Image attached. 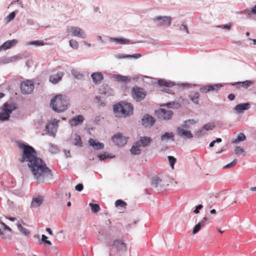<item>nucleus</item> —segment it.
Returning <instances> with one entry per match:
<instances>
[{
    "mask_svg": "<svg viewBox=\"0 0 256 256\" xmlns=\"http://www.w3.org/2000/svg\"><path fill=\"white\" fill-rule=\"evenodd\" d=\"M28 164L34 178L38 182H43L52 178L51 170L41 158H38Z\"/></svg>",
    "mask_w": 256,
    "mask_h": 256,
    "instance_id": "nucleus-1",
    "label": "nucleus"
},
{
    "mask_svg": "<svg viewBox=\"0 0 256 256\" xmlns=\"http://www.w3.org/2000/svg\"><path fill=\"white\" fill-rule=\"evenodd\" d=\"M18 146L22 150L21 156L18 158L20 162L30 163L38 158L37 152L32 146L21 142L18 143Z\"/></svg>",
    "mask_w": 256,
    "mask_h": 256,
    "instance_id": "nucleus-2",
    "label": "nucleus"
},
{
    "mask_svg": "<svg viewBox=\"0 0 256 256\" xmlns=\"http://www.w3.org/2000/svg\"><path fill=\"white\" fill-rule=\"evenodd\" d=\"M50 105L54 111L62 112L67 109L68 102L66 96L60 94L51 100Z\"/></svg>",
    "mask_w": 256,
    "mask_h": 256,
    "instance_id": "nucleus-3",
    "label": "nucleus"
},
{
    "mask_svg": "<svg viewBox=\"0 0 256 256\" xmlns=\"http://www.w3.org/2000/svg\"><path fill=\"white\" fill-rule=\"evenodd\" d=\"M114 111L120 116L125 117L132 114L133 106L131 104L122 102L115 104Z\"/></svg>",
    "mask_w": 256,
    "mask_h": 256,
    "instance_id": "nucleus-4",
    "label": "nucleus"
},
{
    "mask_svg": "<svg viewBox=\"0 0 256 256\" xmlns=\"http://www.w3.org/2000/svg\"><path fill=\"white\" fill-rule=\"evenodd\" d=\"M15 108L16 107L14 104H5L2 108V112H0V120H8L10 114Z\"/></svg>",
    "mask_w": 256,
    "mask_h": 256,
    "instance_id": "nucleus-5",
    "label": "nucleus"
},
{
    "mask_svg": "<svg viewBox=\"0 0 256 256\" xmlns=\"http://www.w3.org/2000/svg\"><path fill=\"white\" fill-rule=\"evenodd\" d=\"M131 94L134 99L136 101H140L145 98L146 92L142 88L136 86L132 88Z\"/></svg>",
    "mask_w": 256,
    "mask_h": 256,
    "instance_id": "nucleus-6",
    "label": "nucleus"
},
{
    "mask_svg": "<svg viewBox=\"0 0 256 256\" xmlns=\"http://www.w3.org/2000/svg\"><path fill=\"white\" fill-rule=\"evenodd\" d=\"M156 114L160 119L168 120L171 118L173 112L170 110L160 108L156 111Z\"/></svg>",
    "mask_w": 256,
    "mask_h": 256,
    "instance_id": "nucleus-7",
    "label": "nucleus"
},
{
    "mask_svg": "<svg viewBox=\"0 0 256 256\" xmlns=\"http://www.w3.org/2000/svg\"><path fill=\"white\" fill-rule=\"evenodd\" d=\"M68 33L82 38H84L86 37V34L84 32L78 27L70 26L68 28Z\"/></svg>",
    "mask_w": 256,
    "mask_h": 256,
    "instance_id": "nucleus-8",
    "label": "nucleus"
},
{
    "mask_svg": "<svg viewBox=\"0 0 256 256\" xmlns=\"http://www.w3.org/2000/svg\"><path fill=\"white\" fill-rule=\"evenodd\" d=\"M20 88L24 94H30L34 88V84L32 81L26 80L22 82Z\"/></svg>",
    "mask_w": 256,
    "mask_h": 256,
    "instance_id": "nucleus-9",
    "label": "nucleus"
},
{
    "mask_svg": "<svg viewBox=\"0 0 256 256\" xmlns=\"http://www.w3.org/2000/svg\"><path fill=\"white\" fill-rule=\"evenodd\" d=\"M112 141L118 146H122L126 144V138L120 133H118L112 137Z\"/></svg>",
    "mask_w": 256,
    "mask_h": 256,
    "instance_id": "nucleus-10",
    "label": "nucleus"
},
{
    "mask_svg": "<svg viewBox=\"0 0 256 256\" xmlns=\"http://www.w3.org/2000/svg\"><path fill=\"white\" fill-rule=\"evenodd\" d=\"M58 120L54 119L52 122L46 126V129L52 136H54L56 134L58 128Z\"/></svg>",
    "mask_w": 256,
    "mask_h": 256,
    "instance_id": "nucleus-11",
    "label": "nucleus"
},
{
    "mask_svg": "<svg viewBox=\"0 0 256 256\" xmlns=\"http://www.w3.org/2000/svg\"><path fill=\"white\" fill-rule=\"evenodd\" d=\"M154 21H160V24L169 26L171 24L172 18L168 16H158L154 18Z\"/></svg>",
    "mask_w": 256,
    "mask_h": 256,
    "instance_id": "nucleus-12",
    "label": "nucleus"
},
{
    "mask_svg": "<svg viewBox=\"0 0 256 256\" xmlns=\"http://www.w3.org/2000/svg\"><path fill=\"white\" fill-rule=\"evenodd\" d=\"M84 118L82 115H78L73 117L69 120L71 126H76L83 123Z\"/></svg>",
    "mask_w": 256,
    "mask_h": 256,
    "instance_id": "nucleus-13",
    "label": "nucleus"
},
{
    "mask_svg": "<svg viewBox=\"0 0 256 256\" xmlns=\"http://www.w3.org/2000/svg\"><path fill=\"white\" fill-rule=\"evenodd\" d=\"M177 132L178 134L181 137L186 138H191L193 137L192 134L190 130H184L182 127H178L177 129Z\"/></svg>",
    "mask_w": 256,
    "mask_h": 256,
    "instance_id": "nucleus-14",
    "label": "nucleus"
},
{
    "mask_svg": "<svg viewBox=\"0 0 256 256\" xmlns=\"http://www.w3.org/2000/svg\"><path fill=\"white\" fill-rule=\"evenodd\" d=\"M154 122V118L148 114L145 115L142 119V124L146 127L152 126Z\"/></svg>",
    "mask_w": 256,
    "mask_h": 256,
    "instance_id": "nucleus-15",
    "label": "nucleus"
},
{
    "mask_svg": "<svg viewBox=\"0 0 256 256\" xmlns=\"http://www.w3.org/2000/svg\"><path fill=\"white\" fill-rule=\"evenodd\" d=\"M110 246H112L110 244ZM112 246H114L118 250V251H126V244H124L122 240H115Z\"/></svg>",
    "mask_w": 256,
    "mask_h": 256,
    "instance_id": "nucleus-16",
    "label": "nucleus"
},
{
    "mask_svg": "<svg viewBox=\"0 0 256 256\" xmlns=\"http://www.w3.org/2000/svg\"><path fill=\"white\" fill-rule=\"evenodd\" d=\"M17 43L18 40H7L0 46V50L10 49L14 46Z\"/></svg>",
    "mask_w": 256,
    "mask_h": 256,
    "instance_id": "nucleus-17",
    "label": "nucleus"
},
{
    "mask_svg": "<svg viewBox=\"0 0 256 256\" xmlns=\"http://www.w3.org/2000/svg\"><path fill=\"white\" fill-rule=\"evenodd\" d=\"M64 72H58L56 74L50 76V81L54 84H57L62 80Z\"/></svg>",
    "mask_w": 256,
    "mask_h": 256,
    "instance_id": "nucleus-18",
    "label": "nucleus"
},
{
    "mask_svg": "<svg viewBox=\"0 0 256 256\" xmlns=\"http://www.w3.org/2000/svg\"><path fill=\"white\" fill-rule=\"evenodd\" d=\"M88 144L94 149L96 150H100L104 148V144L100 142L97 140L93 138L89 139Z\"/></svg>",
    "mask_w": 256,
    "mask_h": 256,
    "instance_id": "nucleus-19",
    "label": "nucleus"
},
{
    "mask_svg": "<svg viewBox=\"0 0 256 256\" xmlns=\"http://www.w3.org/2000/svg\"><path fill=\"white\" fill-rule=\"evenodd\" d=\"M44 200V197L42 196H38L36 198H33L30 204V207L32 208L38 207L42 204Z\"/></svg>",
    "mask_w": 256,
    "mask_h": 256,
    "instance_id": "nucleus-20",
    "label": "nucleus"
},
{
    "mask_svg": "<svg viewBox=\"0 0 256 256\" xmlns=\"http://www.w3.org/2000/svg\"><path fill=\"white\" fill-rule=\"evenodd\" d=\"M91 77L95 84H98L101 82L104 78L103 74L100 72H96L92 73Z\"/></svg>",
    "mask_w": 256,
    "mask_h": 256,
    "instance_id": "nucleus-21",
    "label": "nucleus"
},
{
    "mask_svg": "<svg viewBox=\"0 0 256 256\" xmlns=\"http://www.w3.org/2000/svg\"><path fill=\"white\" fill-rule=\"evenodd\" d=\"M250 107L249 103H244L236 105L234 108V110L238 113H240L244 110H248Z\"/></svg>",
    "mask_w": 256,
    "mask_h": 256,
    "instance_id": "nucleus-22",
    "label": "nucleus"
},
{
    "mask_svg": "<svg viewBox=\"0 0 256 256\" xmlns=\"http://www.w3.org/2000/svg\"><path fill=\"white\" fill-rule=\"evenodd\" d=\"M152 140L150 137H140L139 140L136 142H138V146H140L145 147L149 144Z\"/></svg>",
    "mask_w": 256,
    "mask_h": 256,
    "instance_id": "nucleus-23",
    "label": "nucleus"
},
{
    "mask_svg": "<svg viewBox=\"0 0 256 256\" xmlns=\"http://www.w3.org/2000/svg\"><path fill=\"white\" fill-rule=\"evenodd\" d=\"M206 218H204L196 226L194 227L192 234H196L201 228L202 227L206 225Z\"/></svg>",
    "mask_w": 256,
    "mask_h": 256,
    "instance_id": "nucleus-24",
    "label": "nucleus"
},
{
    "mask_svg": "<svg viewBox=\"0 0 256 256\" xmlns=\"http://www.w3.org/2000/svg\"><path fill=\"white\" fill-rule=\"evenodd\" d=\"M110 41L111 42H115L116 44H128L130 42V40L122 38H110Z\"/></svg>",
    "mask_w": 256,
    "mask_h": 256,
    "instance_id": "nucleus-25",
    "label": "nucleus"
},
{
    "mask_svg": "<svg viewBox=\"0 0 256 256\" xmlns=\"http://www.w3.org/2000/svg\"><path fill=\"white\" fill-rule=\"evenodd\" d=\"M72 142L74 144L75 146H82V142L81 140L80 136L76 134H74L72 136Z\"/></svg>",
    "mask_w": 256,
    "mask_h": 256,
    "instance_id": "nucleus-26",
    "label": "nucleus"
},
{
    "mask_svg": "<svg viewBox=\"0 0 256 256\" xmlns=\"http://www.w3.org/2000/svg\"><path fill=\"white\" fill-rule=\"evenodd\" d=\"M197 123V122L194 120H186L183 124L181 125V126L183 128L186 130L190 128L192 125H194Z\"/></svg>",
    "mask_w": 256,
    "mask_h": 256,
    "instance_id": "nucleus-27",
    "label": "nucleus"
},
{
    "mask_svg": "<svg viewBox=\"0 0 256 256\" xmlns=\"http://www.w3.org/2000/svg\"><path fill=\"white\" fill-rule=\"evenodd\" d=\"M158 84L160 86H165L168 88L172 87L174 85V82L165 80H158Z\"/></svg>",
    "mask_w": 256,
    "mask_h": 256,
    "instance_id": "nucleus-28",
    "label": "nucleus"
},
{
    "mask_svg": "<svg viewBox=\"0 0 256 256\" xmlns=\"http://www.w3.org/2000/svg\"><path fill=\"white\" fill-rule=\"evenodd\" d=\"M140 146H138V142H135L130 148L131 154H139L140 153Z\"/></svg>",
    "mask_w": 256,
    "mask_h": 256,
    "instance_id": "nucleus-29",
    "label": "nucleus"
},
{
    "mask_svg": "<svg viewBox=\"0 0 256 256\" xmlns=\"http://www.w3.org/2000/svg\"><path fill=\"white\" fill-rule=\"evenodd\" d=\"M118 59L125 58H138L141 57L140 54H136L133 55H116V56Z\"/></svg>",
    "mask_w": 256,
    "mask_h": 256,
    "instance_id": "nucleus-30",
    "label": "nucleus"
},
{
    "mask_svg": "<svg viewBox=\"0 0 256 256\" xmlns=\"http://www.w3.org/2000/svg\"><path fill=\"white\" fill-rule=\"evenodd\" d=\"M17 226L18 230L21 232V233L26 236H28L30 235V232L26 228L23 227L20 224H18Z\"/></svg>",
    "mask_w": 256,
    "mask_h": 256,
    "instance_id": "nucleus-31",
    "label": "nucleus"
},
{
    "mask_svg": "<svg viewBox=\"0 0 256 256\" xmlns=\"http://www.w3.org/2000/svg\"><path fill=\"white\" fill-rule=\"evenodd\" d=\"M115 78L117 81L120 82H127L130 81V78L128 76L121 75H116L115 76Z\"/></svg>",
    "mask_w": 256,
    "mask_h": 256,
    "instance_id": "nucleus-32",
    "label": "nucleus"
},
{
    "mask_svg": "<svg viewBox=\"0 0 256 256\" xmlns=\"http://www.w3.org/2000/svg\"><path fill=\"white\" fill-rule=\"evenodd\" d=\"M174 134L172 132H165L163 135L161 136V140L162 141L168 140L170 138H172L173 140Z\"/></svg>",
    "mask_w": 256,
    "mask_h": 256,
    "instance_id": "nucleus-33",
    "label": "nucleus"
},
{
    "mask_svg": "<svg viewBox=\"0 0 256 256\" xmlns=\"http://www.w3.org/2000/svg\"><path fill=\"white\" fill-rule=\"evenodd\" d=\"M190 100L194 104H198L199 101L200 94L198 92H195L194 94L190 96Z\"/></svg>",
    "mask_w": 256,
    "mask_h": 256,
    "instance_id": "nucleus-34",
    "label": "nucleus"
},
{
    "mask_svg": "<svg viewBox=\"0 0 256 256\" xmlns=\"http://www.w3.org/2000/svg\"><path fill=\"white\" fill-rule=\"evenodd\" d=\"M246 138V137L244 133L240 132L238 134L237 138L232 141V143H238V142L244 141Z\"/></svg>",
    "mask_w": 256,
    "mask_h": 256,
    "instance_id": "nucleus-35",
    "label": "nucleus"
},
{
    "mask_svg": "<svg viewBox=\"0 0 256 256\" xmlns=\"http://www.w3.org/2000/svg\"><path fill=\"white\" fill-rule=\"evenodd\" d=\"M162 180L158 177L154 178L152 182V186L154 188H157L162 182Z\"/></svg>",
    "mask_w": 256,
    "mask_h": 256,
    "instance_id": "nucleus-36",
    "label": "nucleus"
},
{
    "mask_svg": "<svg viewBox=\"0 0 256 256\" xmlns=\"http://www.w3.org/2000/svg\"><path fill=\"white\" fill-rule=\"evenodd\" d=\"M90 206L91 209L94 212H98L100 210V207L98 204L90 203Z\"/></svg>",
    "mask_w": 256,
    "mask_h": 256,
    "instance_id": "nucleus-37",
    "label": "nucleus"
},
{
    "mask_svg": "<svg viewBox=\"0 0 256 256\" xmlns=\"http://www.w3.org/2000/svg\"><path fill=\"white\" fill-rule=\"evenodd\" d=\"M254 84V82L250 80H246L243 82H240V84L242 85V87L247 88L248 87H249L250 86Z\"/></svg>",
    "mask_w": 256,
    "mask_h": 256,
    "instance_id": "nucleus-38",
    "label": "nucleus"
},
{
    "mask_svg": "<svg viewBox=\"0 0 256 256\" xmlns=\"http://www.w3.org/2000/svg\"><path fill=\"white\" fill-rule=\"evenodd\" d=\"M29 44L30 45H35L36 46H44V43L43 41L40 40L31 41L28 42Z\"/></svg>",
    "mask_w": 256,
    "mask_h": 256,
    "instance_id": "nucleus-39",
    "label": "nucleus"
},
{
    "mask_svg": "<svg viewBox=\"0 0 256 256\" xmlns=\"http://www.w3.org/2000/svg\"><path fill=\"white\" fill-rule=\"evenodd\" d=\"M115 205L117 207H125L126 206V203L121 200H118L116 202Z\"/></svg>",
    "mask_w": 256,
    "mask_h": 256,
    "instance_id": "nucleus-40",
    "label": "nucleus"
},
{
    "mask_svg": "<svg viewBox=\"0 0 256 256\" xmlns=\"http://www.w3.org/2000/svg\"><path fill=\"white\" fill-rule=\"evenodd\" d=\"M222 86L220 84H216L214 85H209V88L210 91L218 90Z\"/></svg>",
    "mask_w": 256,
    "mask_h": 256,
    "instance_id": "nucleus-41",
    "label": "nucleus"
},
{
    "mask_svg": "<svg viewBox=\"0 0 256 256\" xmlns=\"http://www.w3.org/2000/svg\"><path fill=\"white\" fill-rule=\"evenodd\" d=\"M168 161L172 168H174V164L176 162V158L172 156H168Z\"/></svg>",
    "mask_w": 256,
    "mask_h": 256,
    "instance_id": "nucleus-42",
    "label": "nucleus"
},
{
    "mask_svg": "<svg viewBox=\"0 0 256 256\" xmlns=\"http://www.w3.org/2000/svg\"><path fill=\"white\" fill-rule=\"evenodd\" d=\"M70 44L72 48L77 49L78 48V44L76 40H70Z\"/></svg>",
    "mask_w": 256,
    "mask_h": 256,
    "instance_id": "nucleus-43",
    "label": "nucleus"
},
{
    "mask_svg": "<svg viewBox=\"0 0 256 256\" xmlns=\"http://www.w3.org/2000/svg\"><path fill=\"white\" fill-rule=\"evenodd\" d=\"M72 74L74 76V78L78 79H81L83 76L82 74L74 70H72Z\"/></svg>",
    "mask_w": 256,
    "mask_h": 256,
    "instance_id": "nucleus-44",
    "label": "nucleus"
},
{
    "mask_svg": "<svg viewBox=\"0 0 256 256\" xmlns=\"http://www.w3.org/2000/svg\"><path fill=\"white\" fill-rule=\"evenodd\" d=\"M214 126V125L213 124L208 123L204 124L202 127V129L206 130H211Z\"/></svg>",
    "mask_w": 256,
    "mask_h": 256,
    "instance_id": "nucleus-45",
    "label": "nucleus"
},
{
    "mask_svg": "<svg viewBox=\"0 0 256 256\" xmlns=\"http://www.w3.org/2000/svg\"><path fill=\"white\" fill-rule=\"evenodd\" d=\"M237 162H238L237 160L236 159H234L230 163L228 164H226L225 166H224V168H232V167L234 166H235L236 164L237 163Z\"/></svg>",
    "mask_w": 256,
    "mask_h": 256,
    "instance_id": "nucleus-46",
    "label": "nucleus"
},
{
    "mask_svg": "<svg viewBox=\"0 0 256 256\" xmlns=\"http://www.w3.org/2000/svg\"><path fill=\"white\" fill-rule=\"evenodd\" d=\"M237 162H238L237 160L236 159H234L230 163L228 164H226L225 166H224V168H232V167L234 166H235L236 164L237 163Z\"/></svg>",
    "mask_w": 256,
    "mask_h": 256,
    "instance_id": "nucleus-47",
    "label": "nucleus"
},
{
    "mask_svg": "<svg viewBox=\"0 0 256 256\" xmlns=\"http://www.w3.org/2000/svg\"><path fill=\"white\" fill-rule=\"evenodd\" d=\"M210 88H209V85L204 86L200 89V92L202 93H206L210 92Z\"/></svg>",
    "mask_w": 256,
    "mask_h": 256,
    "instance_id": "nucleus-48",
    "label": "nucleus"
},
{
    "mask_svg": "<svg viewBox=\"0 0 256 256\" xmlns=\"http://www.w3.org/2000/svg\"><path fill=\"white\" fill-rule=\"evenodd\" d=\"M49 150L52 153H56L58 150L56 146L50 145L49 148Z\"/></svg>",
    "mask_w": 256,
    "mask_h": 256,
    "instance_id": "nucleus-49",
    "label": "nucleus"
},
{
    "mask_svg": "<svg viewBox=\"0 0 256 256\" xmlns=\"http://www.w3.org/2000/svg\"><path fill=\"white\" fill-rule=\"evenodd\" d=\"M244 152V150L239 146H236L234 149V154H238L240 153H242Z\"/></svg>",
    "mask_w": 256,
    "mask_h": 256,
    "instance_id": "nucleus-50",
    "label": "nucleus"
},
{
    "mask_svg": "<svg viewBox=\"0 0 256 256\" xmlns=\"http://www.w3.org/2000/svg\"><path fill=\"white\" fill-rule=\"evenodd\" d=\"M84 186L82 184H79L75 186V189L78 192H80L83 190Z\"/></svg>",
    "mask_w": 256,
    "mask_h": 256,
    "instance_id": "nucleus-51",
    "label": "nucleus"
},
{
    "mask_svg": "<svg viewBox=\"0 0 256 256\" xmlns=\"http://www.w3.org/2000/svg\"><path fill=\"white\" fill-rule=\"evenodd\" d=\"M15 16H16V14L14 12H11L8 16H7V18L8 20V21H10V20H13L14 17H15Z\"/></svg>",
    "mask_w": 256,
    "mask_h": 256,
    "instance_id": "nucleus-52",
    "label": "nucleus"
},
{
    "mask_svg": "<svg viewBox=\"0 0 256 256\" xmlns=\"http://www.w3.org/2000/svg\"><path fill=\"white\" fill-rule=\"evenodd\" d=\"M203 206L202 204H199L197 206H196L195 210H194V212L195 214H198L200 212V210L202 208Z\"/></svg>",
    "mask_w": 256,
    "mask_h": 256,
    "instance_id": "nucleus-53",
    "label": "nucleus"
},
{
    "mask_svg": "<svg viewBox=\"0 0 256 256\" xmlns=\"http://www.w3.org/2000/svg\"><path fill=\"white\" fill-rule=\"evenodd\" d=\"M175 104L177 105V104H176L174 102H172L167 103V104H165L164 105H166L168 108H171L172 106H174Z\"/></svg>",
    "mask_w": 256,
    "mask_h": 256,
    "instance_id": "nucleus-54",
    "label": "nucleus"
},
{
    "mask_svg": "<svg viewBox=\"0 0 256 256\" xmlns=\"http://www.w3.org/2000/svg\"><path fill=\"white\" fill-rule=\"evenodd\" d=\"M100 96H96V102H98L100 106H104V103L100 102Z\"/></svg>",
    "mask_w": 256,
    "mask_h": 256,
    "instance_id": "nucleus-55",
    "label": "nucleus"
},
{
    "mask_svg": "<svg viewBox=\"0 0 256 256\" xmlns=\"http://www.w3.org/2000/svg\"><path fill=\"white\" fill-rule=\"evenodd\" d=\"M235 98V95L233 94H230L228 96V98L230 100H233Z\"/></svg>",
    "mask_w": 256,
    "mask_h": 256,
    "instance_id": "nucleus-56",
    "label": "nucleus"
},
{
    "mask_svg": "<svg viewBox=\"0 0 256 256\" xmlns=\"http://www.w3.org/2000/svg\"><path fill=\"white\" fill-rule=\"evenodd\" d=\"M2 224L4 226L5 230H9L10 232L12 231V229L9 226H6L5 224L2 222Z\"/></svg>",
    "mask_w": 256,
    "mask_h": 256,
    "instance_id": "nucleus-57",
    "label": "nucleus"
},
{
    "mask_svg": "<svg viewBox=\"0 0 256 256\" xmlns=\"http://www.w3.org/2000/svg\"><path fill=\"white\" fill-rule=\"evenodd\" d=\"M182 26H184V29L186 30V33H188V27L187 26V25L186 24H185L184 23H183L182 24Z\"/></svg>",
    "mask_w": 256,
    "mask_h": 256,
    "instance_id": "nucleus-58",
    "label": "nucleus"
},
{
    "mask_svg": "<svg viewBox=\"0 0 256 256\" xmlns=\"http://www.w3.org/2000/svg\"><path fill=\"white\" fill-rule=\"evenodd\" d=\"M201 132H202V130H198L196 132L195 134L198 137H200V136Z\"/></svg>",
    "mask_w": 256,
    "mask_h": 256,
    "instance_id": "nucleus-59",
    "label": "nucleus"
},
{
    "mask_svg": "<svg viewBox=\"0 0 256 256\" xmlns=\"http://www.w3.org/2000/svg\"><path fill=\"white\" fill-rule=\"evenodd\" d=\"M48 237L46 236L44 234H42V240L44 242H45L47 240Z\"/></svg>",
    "mask_w": 256,
    "mask_h": 256,
    "instance_id": "nucleus-60",
    "label": "nucleus"
},
{
    "mask_svg": "<svg viewBox=\"0 0 256 256\" xmlns=\"http://www.w3.org/2000/svg\"><path fill=\"white\" fill-rule=\"evenodd\" d=\"M231 25L230 24H224L223 26V28H226L228 30H230V28Z\"/></svg>",
    "mask_w": 256,
    "mask_h": 256,
    "instance_id": "nucleus-61",
    "label": "nucleus"
},
{
    "mask_svg": "<svg viewBox=\"0 0 256 256\" xmlns=\"http://www.w3.org/2000/svg\"><path fill=\"white\" fill-rule=\"evenodd\" d=\"M46 230L48 232V234H50L52 235V234H53L50 228H46Z\"/></svg>",
    "mask_w": 256,
    "mask_h": 256,
    "instance_id": "nucleus-62",
    "label": "nucleus"
},
{
    "mask_svg": "<svg viewBox=\"0 0 256 256\" xmlns=\"http://www.w3.org/2000/svg\"><path fill=\"white\" fill-rule=\"evenodd\" d=\"M251 12L256 14V6L252 8Z\"/></svg>",
    "mask_w": 256,
    "mask_h": 256,
    "instance_id": "nucleus-63",
    "label": "nucleus"
},
{
    "mask_svg": "<svg viewBox=\"0 0 256 256\" xmlns=\"http://www.w3.org/2000/svg\"><path fill=\"white\" fill-rule=\"evenodd\" d=\"M98 157L100 160H103L106 158V156L104 155H100Z\"/></svg>",
    "mask_w": 256,
    "mask_h": 256,
    "instance_id": "nucleus-64",
    "label": "nucleus"
}]
</instances>
